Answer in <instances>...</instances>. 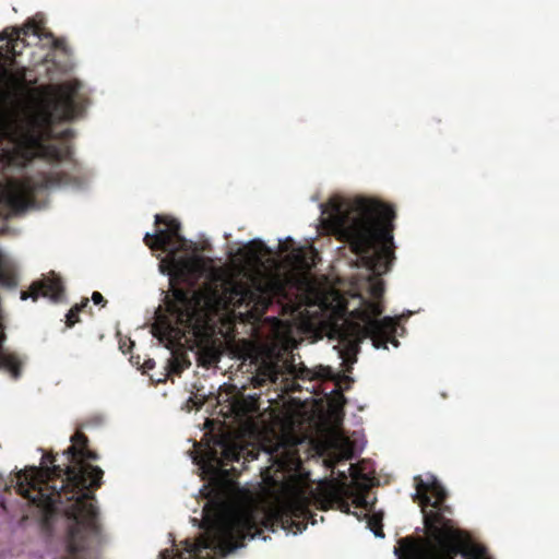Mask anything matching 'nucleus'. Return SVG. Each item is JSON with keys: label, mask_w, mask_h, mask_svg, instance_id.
Here are the masks:
<instances>
[{"label": "nucleus", "mask_w": 559, "mask_h": 559, "mask_svg": "<svg viewBox=\"0 0 559 559\" xmlns=\"http://www.w3.org/2000/svg\"><path fill=\"white\" fill-rule=\"evenodd\" d=\"M242 452V448L218 437L212 447L209 445L202 454L193 457V462L209 480L201 489V493L207 499L202 519L205 532L195 542L186 539L183 551L175 557L171 550H163L162 559H212L209 555L203 557V550L227 555L243 547L247 539L260 537L264 530L275 532L282 528L296 534L306 530V521L316 523V514L310 511L307 499L301 496L270 508L249 506L229 510L226 493L229 478L236 468H227V465L239 462Z\"/></svg>", "instance_id": "obj_1"}, {"label": "nucleus", "mask_w": 559, "mask_h": 559, "mask_svg": "<svg viewBox=\"0 0 559 559\" xmlns=\"http://www.w3.org/2000/svg\"><path fill=\"white\" fill-rule=\"evenodd\" d=\"M63 452L66 463L56 464V455L46 453L40 466H29L15 475L19 495L36 506L41 526L52 534L58 520L67 523V551L63 559H85V551L102 540V525L95 491L104 472L92 465L99 455L90 449L88 438L76 430Z\"/></svg>", "instance_id": "obj_2"}, {"label": "nucleus", "mask_w": 559, "mask_h": 559, "mask_svg": "<svg viewBox=\"0 0 559 559\" xmlns=\"http://www.w3.org/2000/svg\"><path fill=\"white\" fill-rule=\"evenodd\" d=\"M340 205L335 215L338 238L349 245L352 251L371 272L368 292L372 299H381L384 282L381 275L390 271L395 259L393 250L394 209L381 201L358 198Z\"/></svg>", "instance_id": "obj_3"}, {"label": "nucleus", "mask_w": 559, "mask_h": 559, "mask_svg": "<svg viewBox=\"0 0 559 559\" xmlns=\"http://www.w3.org/2000/svg\"><path fill=\"white\" fill-rule=\"evenodd\" d=\"M417 497L421 508L425 536L405 537L397 542L395 555L397 559H418L432 546L453 547L454 537L459 534V525L454 520V510L447 503L448 491L435 477L425 481L415 477Z\"/></svg>", "instance_id": "obj_4"}, {"label": "nucleus", "mask_w": 559, "mask_h": 559, "mask_svg": "<svg viewBox=\"0 0 559 559\" xmlns=\"http://www.w3.org/2000/svg\"><path fill=\"white\" fill-rule=\"evenodd\" d=\"M222 300L226 308L239 310L241 320L247 322L260 320L270 305L261 281L250 273L227 280L222 288Z\"/></svg>", "instance_id": "obj_5"}, {"label": "nucleus", "mask_w": 559, "mask_h": 559, "mask_svg": "<svg viewBox=\"0 0 559 559\" xmlns=\"http://www.w3.org/2000/svg\"><path fill=\"white\" fill-rule=\"evenodd\" d=\"M78 180L68 173L53 170L23 179L11 180L3 194V201L12 215H21L35 205L37 193L67 186L76 185Z\"/></svg>", "instance_id": "obj_6"}, {"label": "nucleus", "mask_w": 559, "mask_h": 559, "mask_svg": "<svg viewBox=\"0 0 559 559\" xmlns=\"http://www.w3.org/2000/svg\"><path fill=\"white\" fill-rule=\"evenodd\" d=\"M40 136L28 122L7 120L0 122V166H24L39 146Z\"/></svg>", "instance_id": "obj_7"}, {"label": "nucleus", "mask_w": 559, "mask_h": 559, "mask_svg": "<svg viewBox=\"0 0 559 559\" xmlns=\"http://www.w3.org/2000/svg\"><path fill=\"white\" fill-rule=\"evenodd\" d=\"M362 308L356 309L352 316L362 322L358 324V332L362 337H368L372 341L376 348H388V343H392L395 347L399 346V341L395 338L397 322L391 317L379 319L383 312V306L380 299H361Z\"/></svg>", "instance_id": "obj_8"}, {"label": "nucleus", "mask_w": 559, "mask_h": 559, "mask_svg": "<svg viewBox=\"0 0 559 559\" xmlns=\"http://www.w3.org/2000/svg\"><path fill=\"white\" fill-rule=\"evenodd\" d=\"M81 87L76 80L45 86L48 119L71 121L79 117L85 108V98L80 95Z\"/></svg>", "instance_id": "obj_9"}, {"label": "nucleus", "mask_w": 559, "mask_h": 559, "mask_svg": "<svg viewBox=\"0 0 559 559\" xmlns=\"http://www.w3.org/2000/svg\"><path fill=\"white\" fill-rule=\"evenodd\" d=\"M155 231L144 236V243L153 251L167 253L175 261L179 252L188 251L187 239L180 234V223L173 217L156 214Z\"/></svg>", "instance_id": "obj_10"}, {"label": "nucleus", "mask_w": 559, "mask_h": 559, "mask_svg": "<svg viewBox=\"0 0 559 559\" xmlns=\"http://www.w3.org/2000/svg\"><path fill=\"white\" fill-rule=\"evenodd\" d=\"M166 308L179 328L194 329L202 318V296L190 287H174L171 297H166Z\"/></svg>", "instance_id": "obj_11"}, {"label": "nucleus", "mask_w": 559, "mask_h": 559, "mask_svg": "<svg viewBox=\"0 0 559 559\" xmlns=\"http://www.w3.org/2000/svg\"><path fill=\"white\" fill-rule=\"evenodd\" d=\"M271 465L263 472V478L269 484H276V473H292L297 471L301 461L294 444L288 443L283 437H276L275 441H269L264 445Z\"/></svg>", "instance_id": "obj_12"}, {"label": "nucleus", "mask_w": 559, "mask_h": 559, "mask_svg": "<svg viewBox=\"0 0 559 559\" xmlns=\"http://www.w3.org/2000/svg\"><path fill=\"white\" fill-rule=\"evenodd\" d=\"M468 535L459 528L457 536L454 537L453 547L432 546L423 552L418 559H493L485 548H467Z\"/></svg>", "instance_id": "obj_13"}, {"label": "nucleus", "mask_w": 559, "mask_h": 559, "mask_svg": "<svg viewBox=\"0 0 559 559\" xmlns=\"http://www.w3.org/2000/svg\"><path fill=\"white\" fill-rule=\"evenodd\" d=\"M64 294V287L60 277L52 274L51 277H44L40 281L33 282L28 290L21 292V299L32 298L36 301L39 297H46L53 302L61 301Z\"/></svg>", "instance_id": "obj_14"}, {"label": "nucleus", "mask_w": 559, "mask_h": 559, "mask_svg": "<svg viewBox=\"0 0 559 559\" xmlns=\"http://www.w3.org/2000/svg\"><path fill=\"white\" fill-rule=\"evenodd\" d=\"M294 246L293 239L288 238L287 241L281 247L282 251L290 250V253L287 254L286 261L292 264V266L300 272L309 271L314 264L313 258L317 255L313 249L309 251L305 248H292Z\"/></svg>", "instance_id": "obj_15"}, {"label": "nucleus", "mask_w": 559, "mask_h": 559, "mask_svg": "<svg viewBox=\"0 0 559 559\" xmlns=\"http://www.w3.org/2000/svg\"><path fill=\"white\" fill-rule=\"evenodd\" d=\"M288 373L299 380H334V372L330 367L318 366L316 368H308L304 365L296 366L290 364L288 367Z\"/></svg>", "instance_id": "obj_16"}, {"label": "nucleus", "mask_w": 559, "mask_h": 559, "mask_svg": "<svg viewBox=\"0 0 559 559\" xmlns=\"http://www.w3.org/2000/svg\"><path fill=\"white\" fill-rule=\"evenodd\" d=\"M2 324L0 323V330ZM7 336L3 331H0V369L7 370L10 376L16 380L21 377L22 361L19 356L14 353H9L4 349L3 343Z\"/></svg>", "instance_id": "obj_17"}, {"label": "nucleus", "mask_w": 559, "mask_h": 559, "mask_svg": "<svg viewBox=\"0 0 559 559\" xmlns=\"http://www.w3.org/2000/svg\"><path fill=\"white\" fill-rule=\"evenodd\" d=\"M282 374L281 366L274 361H264L252 378L253 385L260 388L266 384H275Z\"/></svg>", "instance_id": "obj_18"}, {"label": "nucleus", "mask_w": 559, "mask_h": 559, "mask_svg": "<svg viewBox=\"0 0 559 559\" xmlns=\"http://www.w3.org/2000/svg\"><path fill=\"white\" fill-rule=\"evenodd\" d=\"M270 252L269 247L260 239H253L239 249V254L251 264H261Z\"/></svg>", "instance_id": "obj_19"}, {"label": "nucleus", "mask_w": 559, "mask_h": 559, "mask_svg": "<svg viewBox=\"0 0 559 559\" xmlns=\"http://www.w3.org/2000/svg\"><path fill=\"white\" fill-rule=\"evenodd\" d=\"M1 40H7V52L11 55L9 58L11 63H14L16 56L21 53V49L25 47V39L21 38L20 29H4L0 34Z\"/></svg>", "instance_id": "obj_20"}, {"label": "nucleus", "mask_w": 559, "mask_h": 559, "mask_svg": "<svg viewBox=\"0 0 559 559\" xmlns=\"http://www.w3.org/2000/svg\"><path fill=\"white\" fill-rule=\"evenodd\" d=\"M25 80V73L13 72L4 66H0V83L7 90H13L19 86Z\"/></svg>", "instance_id": "obj_21"}, {"label": "nucleus", "mask_w": 559, "mask_h": 559, "mask_svg": "<svg viewBox=\"0 0 559 559\" xmlns=\"http://www.w3.org/2000/svg\"><path fill=\"white\" fill-rule=\"evenodd\" d=\"M31 29H32L34 35L41 36L40 27L37 26L33 21H29V22H27L25 24V26L23 28V34L24 35H28ZM43 36L51 39V46H52L53 49L61 50V51H64V52L67 51L68 46H67V43H66V40L63 38H57L50 32L47 33V34H43Z\"/></svg>", "instance_id": "obj_22"}, {"label": "nucleus", "mask_w": 559, "mask_h": 559, "mask_svg": "<svg viewBox=\"0 0 559 559\" xmlns=\"http://www.w3.org/2000/svg\"><path fill=\"white\" fill-rule=\"evenodd\" d=\"M170 372L180 374L185 369L189 368L191 362L186 353H174L168 361Z\"/></svg>", "instance_id": "obj_23"}, {"label": "nucleus", "mask_w": 559, "mask_h": 559, "mask_svg": "<svg viewBox=\"0 0 559 559\" xmlns=\"http://www.w3.org/2000/svg\"><path fill=\"white\" fill-rule=\"evenodd\" d=\"M88 306V298H84L80 304L74 305L66 316L67 328L74 326L80 321L79 313Z\"/></svg>", "instance_id": "obj_24"}, {"label": "nucleus", "mask_w": 559, "mask_h": 559, "mask_svg": "<svg viewBox=\"0 0 559 559\" xmlns=\"http://www.w3.org/2000/svg\"><path fill=\"white\" fill-rule=\"evenodd\" d=\"M367 526L377 537H384L382 528V514L373 513L369 515L367 520Z\"/></svg>", "instance_id": "obj_25"}, {"label": "nucleus", "mask_w": 559, "mask_h": 559, "mask_svg": "<svg viewBox=\"0 0 559 559\" xmlns=\"http://www.w3.org/2000/svg\"><path fill=\"white\" fill-rule=\"evenodd\" d=\"M92 300L95 305L105 306L107 304V300L104 298V296L99 292H94L92 294Z\"/></svg>", "instance_id": "obj_26"}, {"label": "nucleus", "mask_w": 559, "mask_h": 559, "mask_svg": "<svg viewBox=\"0 0 559 559\" xmlns=\"http://www.w3.org/2000/svg\"><path fill=\"white\" fill-rule=\"evenodd\" d=\"M155 360L154 359H146L143 364V371L147 372L148 370L153 369L155 367Z\"/></svg>", "instance_id": "obj_27"}, {"label": "nucleus", "mask_w": 559, "mask_h": 559, "mask_svg": "<svg viewBox=\"0 0 559 559\" xmlns=\"http://www.w3.org/2000/svg\"><path fill=\"white\" fill-rule=\"evenodd\" d=\"M248 455L250 456V460H254L257 459V455L253 454L252 452H248Z\"/></svg>", "instance_id": "obj_28"}, {"label": "nucleus", "mask_w": 559, "mask_h": 559, "mask_svg": "<svg viewBox=\"0 0 559 559\" xmlns=\"http://www.w3.org/2000/svg\"><path fill=\"white\" fill-rule=\"evenodd\" d=\"M166 324V329H170V323L169 322H164Z\"/></svg>", "instance_id": "obj_29"}]
</instances>
